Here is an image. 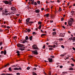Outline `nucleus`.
I'll use <instances>...</instances> for the list:
<instances>
[{
    "instance_id": "1",
    "label": "nucleus",
    "mask_w": 75,
    "mask_h": 75,
    "mask_svg": "<svg viewBox=\"0 0 75 75\" xmlns=\"http://www.w3.org/2000/svg\"><path fill=\"white\" fill-rule=\"evenodd\" d=\"M25 39H23L22 40H21V41H22L23 44L25 43V42H27V41L26 40H28V36H26Z\"/></svg>"
},
{
    "instance_id": "2",
    "label": "nucleus",
    "mask_w": 75,
    "mask_h": 75,
    "mask_svg": "<svg viewBox=\"0 0 75 75\" xmlns=\"http://www.w3.org/2000/svg\"><path fill=\"white\" fill-rule=\"evenodd\" d=\"M32 47L34 50H38V47H37L36 45H33Z\"/></svg>"
},
{
    "instance_id": "3",
    "label": "nucleus",
    "mask_w": 75,
    "mask_h": 75,
    "mask_svg": "<svg viewBox=\"0 0 75 75\" xmlns=\"http://www.w3.org/2000/svg\"><path fill=\"white\" fill-rule=\"evenodd\" d=\"M32 52L33 54H34L35 55H38V52L37 50L32 51Z\"/></svg>"
},
{
    "instance_id": "4",
    "label": "nucleus",
    "mask_w": 75,
    "mask_h": 75,
    "mask_svg": "<svg viewBox=\"0 0 75 75\" xmlns=\"http://www.w3.org/2000/svg\"><path fill=\"white\" fill-rule=\"evenodd\" d=\"M30 18H28L26 20V25H28V23L30 21Z\"/></svg>"
},
{
    "instance_id": "5",
    "label": "nucleus",
    "mask_w": 75,
    "mask_h": 75,
    "mask_svg": "<svg viewBox=\"0 0 75 75\" xmlns=\"http://www.w3.org/2000/svg\"><path fill=\"white\" fill-rule=\"evenodd\" d=\"M4 12H3V15H6V16H7V15H8V14L7 13L8 11H6H6H5Z\"/></svg>"
},
{
    "instance_id": "6",
    "label": "nucleus",
    "mask_w": 75,
    "mask_h": 75,
    "mask_svg": "<svg viewBox=\"0 0 75 75\" xmlns=\"http://www.w3.org/2000/svg\"><path fill=\"white\" fill-rule=\"evenodd\" d=\"M65 36V33H60L59 35V37H63Z\"/></svg>"
},
{
    "instance_id": "7",
    "label": "nucleus",
    "mask_w": 75,
    "mask_h": 75,
    "mask_svg": "<svg viewBox=\"0 0 75 75\" xmlns=\"http://www.w3.org/2000/svg\"><path fill=\"white\" fill-rule=\"evenodd\" d=\"M17 45L18 47H22L24 46L23 45L20 43L18 44Z\"/></svg>"
},
{
    "instance_id": "8",
    "label": "nucleus",
    "mask_w": 75,
    "mask_h": 75,
    "mask_svg": "<svg viewBox=\"0 0 75 75\" xmlns=\"http://www.w3.org/2000/svg\"><path fill=\"white\" fill-rule=\"evenodd\" d=\"M68 21L70 23H71L72 22H74V19H73L72 18H70V19Z\"/></svg>"
},
{
    "instance_id": "9",
    "label": "nucleus",
    "mask_w": 75,
    "mask_h": 75,
    "mask_svg": "<svg viewBox=\"0 0 75 75\" xmlns=\"http://www.w3.org/2000/svg\"><path fill=\"white\" fill-rule=\"evenodd\" d=\"M48 59L49 62H52V58H49Z\"/></svg>"
},
{
    "instance_id": "10",
    "label": "nucleus",
    "mask_w": 75,
    "mask_h": 75,
    "mask_svg": "<svg viewBox=\"0 0 75 75\" xmlns=\"http://www.w3.org/2000/svg\"><path fill=\"white\" fill-rule=\"evenodd\" d=\"M11 10H12V11H16V9L15 8L13 7L11 8Z\"/></svg>"
},
{
    "instance_id": "11",
    "label": "nucleus",
    "mask_w": 75,
    "mask_h": 75,
    "mask_svg": "<svg viewBox=\"0 0 75 75\" xmlns=\"http://www.w3.org/2000/svg\"><path fill=\"white\" fill-rule=\"evenodd\" d=\"M25 48V47H23L19 48V50H21V51H24V49Z\"/></svg>"
},
{
    "instance_id": "12",
    "label": "nucleus",
    "mask_w": 75,
    "mask_h": 75,
    "mask_svg": "<svg viewBox=\"0 0 75 75\" xmlns=\"http://www.w3.org/2000/svg\"><path fill=\"white\" fill-rule=\"evenodd\" d=\"M68 23L69 25L70 26H72V24L73 23L72 22L70 23L68 21Z\"/></svg>"
},
{
    "instance_id": "13",
    "label": "nucleus",
    "mask_w": 75,
    "mask_h": 75,
    "mask_svg": "<svg viewBox=\"0 0 75 75\" xmlns=\"http://www.w3.org/2000/svg\"><path fill=\"white\" fill-rule=\"evenodd\" d=\"M3 2L4 3H5V4H8V1H3Z\"/></svg>"
},
{
    "instance_id": "14",
    "label": "nucleus",
    "mask_w": 75,
    "mask_h": 75,
    "mask_svg": "<svg viewBox=\"0 0 75 75\" xmlns=\"http://www.w3.org/2000/svg\"><path fill=\"white\" fill-rule=\"evenodd\" d=\"M35 12L36 13H40V10L39 9H38L35 10Z\"/></svg>"
},
{
    "instance_id": "15",
    "label": "nucleus",
    "mask_w": 75,
    "mask_h": 75,
    "mask_svg": "<svg viewBox=\"0 0 75 75\" xmlns=\"http://www.w3.org/2000/svg\"><path fill=\"white\" fill-rule=\"evenodd\" d=\"M49 15H50V14L49 13H47V14L45 15H44V16H45V17L46 16V17H49Z\"/></svg>"
},
{
    "instance_id": "16",
    "label": "nucleus",
    "mask_w": 75,
    "mask_h": 75,
    "mask_svg": "<svg viewBox=\"0 0 75 75\" xmlns=\"http://www.w3.org/2000/svg\"><path fill=\"white\" fill-rule=\"evenodd\" d=\"M16 53L18 54L17 55H18V56H19L20 55V52L19 51H17Z\"/></svg>"
},
{
    "instance_id": "17",
    "label": "nucleus",
    "mask_w": 75,
    "mask_h": 75,
    "mask_svg": "<svg viewBox=\"0 0 75 75\" xmlns=\"http://www.w3.org/2000/svg\"><path fill=\"white\" fill-rule=\"evenodd\" d=\"M32 73L33 75H37V74H36V73L34 72V71H33Z\"/></svg>"
},
{
    "instance_id": "18",
    "label": "nucleus",
    "mask_w": 75,
    "mask_h": 75,
    "mask_svg": "<svg viewBox=\"0 0 75 75\" xmlns=\"http://www.w3.org/2000/svg\"><path fill=\"white\" fill-rule=\"evenodd\" d=\"M33 23H34V22L33 21H30L29 22H28V24L30 25H31L32 24H33Z\"/></svg>"
},
{
    "instance_id": "19",
    "label": "nucleus",
    "mask_w": 75,
    "mask_h": 75,
    "mask_svg": "<svg viewBox=\"0 0 75 75\" xmlns=\"http://www.w3.org/2000/svg\"><path fill=\"white\" fill-rule=\"evenodd\" d=\"M29 39L30 41H32L33 40V36H32L29 37Z\"/></svg>"
},
{
    "instance_id": "20",
    "label": "nucleus",
    "mask_w": 75,
    "mask_h": 75,
    "mask_svg": "<svg viewBox=\"0 0 75 75\" xmlns=\"http://www.w3.org/2000/svg\"><path fill=\"white\" fill-rule=\"evenodd\" d=\"M4 55H6V54H7V52L6 51V50H4Z\"/></svg>"
},
{
    "instance_id": "21",
    "label": "nucleus",
    "mask_w": 75,
    "mask_h": 75,
    "mask_svg": "<svg viewBox=\"0 0 75 75\" xmlns=\"http://www.w3.org/2000/svg\"><path fill=\"white\" fill-rule=\"evenodd\" d=\"M13 69L14 70H18V68L17 67H16V68H14Z\"/></svg>"
},
{
    "instance_id": "22",
    "label": "nucleus",
    "mask_w": 75,
    "mask_h": 75,
    "mask_svg": "<svg viewBox=\"0 0 75 75\" xmlns=\"http://www.w3.org/2000/svg\"><path fill=\"white\" fill-rule=\"evenodd\" d=\"M4 74V75H13V74Z\"/></svg>"
},
{
    "instance_id": "23",
    "label": "nucleus",
    "mask_w": 75,
    "mask_h": 75,
    "mask_svg": "<svg viewBox=\"0 0 75 75\" xmlns=\"http://www.w3.org/2000/svg\"><path fill=\"white\" fill-rule=\"evenodd\" d=\"M72 40L73 42H74V41H75V37H73L72 39Z\"/></svg>"
},
{
    "instance_id": "24",
    "label": "nucleus",
    "mask_w": 75,
    "mask_h": 75,
    "mask_svg": "<svg viewBox=\"0 0 75 75\" xmlns=\"http://www.w3.org/2000/svg\"><path fill=\"white\" fill-rule=\"evenodd\" d=\"M8 4L9 5H11V1H9V2L8 1Z\"/></svg>"
},
{
    "instance_id": "25",
    "label": "nucleus",
    "mask_w": 75,
    "mask_h": 75,
    "mask_svg": "<svg viewBox=\"0 0 75 75\" xmlns=\"http://www.w3.org/2000/svg\"><path fill=\"white\" fill-rule=\"evenodd\" d=\"M65 54H61L60 56L61 57H64V56H65Z\"/></svg>"
},
{
    "instance_id": "26",
    "label": "nucleus",
    "mask_w": 75,
    "mask_h": 75,
    "mask_svg": "<svg viewBox=\"0 0 75 75\" xmlns=\"http://www.w3.org/2000/svg\"><path fill=\"white\" fill-rule=\"evenodd\" d=\"M57 33V32H53L52 33L53 35H55Z\"/></svg>"
},
{
    "instance_id": "27",
    "label": "nucleus",
    "mask_w": 75,
    "mask_h": 75,
    "mask_svg": "<svg viewBox=\"0 0 75 75\" xmlns=\"http://www.w3.org/2000/svg\"><path fill=\"white\" fill-rule=\"evenodd\" d=\"M54 15H52L51 16V18L52 19H54Z\"/></svg>"
},
{
    "instance_id": "28",
    "label": "nucleus",
    "mask_w": 75,
    "mask_h": 75,
    "mask_svg": "<svg viewBox=\"0 0 75 75\" xmlns=\"http://www.w3.org/2000/svg\"><path fill=\"white\" fill-rule=\"evenodd\" d=\"M35 67H38V68H40V66H38L37 65H35Z\"/></svg>"
},
{
    "instance_id": "29",
    "label": "nucleus",
    "mask_w": 75,
    "mask_h": 75,
    "mask_svg": "<svg viewBox=\"0 0 75 75\" xmlns=\"http://www.w3.org/2000/svg\"><path fill=\"white\" fill-rule=\"evenodd\" d=\"M31 4H32V5H33V4H34V1H33L31 2Z\"/></svg>"
},
{
    "instance_id": "30",
    "label": "nucleus",
    "mask_w": 75,
    "mask_h": 75,
    "mask_svg": "<svg viewBox=\"0 0 75 75\" xmlns=\"http://www.w3.org/2000/svg\"><path fill=\"white\" fill-rule=\"evenodd\" d=\"M14 14V13L13 12H11V13L10 12L8 13V15H10V14Z\"/></svg>"
},
{
    "instance_id": "31",
    "label": "nucleus",
    "mask_w": 75,
    "mask_h": 75,
    "mask_svg": "<svg viewBox=\"0 0 75 75\" xmlns=\"http://www.w3.org/2000/svg\"><path fill=\"white\" fill-rule=\"evenodd\" d=\"M37 3H38V4H40V1H38L37 2Z\"/></svg>"
},
{
    "instance_id": "32",
    "label": "nucleus",
    "mask_w": 75,
    "mask_h": 75,
    "mask_svg": "<svg viewBox=\"0 0 75 75\" xmlns=\"http://www.w3.org/2000/svg\"><path fill=\"white\" fill-rule=\"evenodd\" d=\"M6 31H7V33H8L9 32V30L8 29H6Z\"/></svg>"
},
{
    "instance_id": "33",
    "label": "nucleus",
    "mask_w": 75,
    "mask_h": 75,
    "mask_svg": "<svg viewBox=\"0 0 75 75\" xmlns=\"http://www.w3.org/2000/svg\"><path fill=\"white\" fill-rule=\"evenodd\" d=\"M49 50H50V51H52V50H53V48H50L49 49Z\"/></svg>"
},
{
    "instance_id": "34",
    "label": "nucleus",
    "mask_w": 75,
    "mask_h": 75,
    "mask_svg": "<svg viewBox=\"0 0 75 75\" xmlns=\"http://www.w3.org/2000/svg\"><path fill=\"white\" fill-rule=\"evenodd\" d=\"M10 65L9 64H7L6 65H5V67H6L7 66V65Z\"/></svg>"
},
{
    "instance_id": "35",
    "label": "nucleus",
    "mask_w": 75,
    "mask_h": 75,
    "mask_svg": "<svg viewBox=\"0 0 75 75\" xmlns=\"http://www.w3.org/2000/svg\"><path fill=\"white\" fill-rule=\"evenodd\" d=\"M27 31L28 32H30V31H31V30L30 29H28L27 30Z\"/></svg>"
},
{
    "instance_id": "36",
    "label": "nucleus",
    "mask_w": 75,
    "mask_h": 75,
    "mask_svg": "<svg viewBox=\"0 0 75 75\" xmlns=\"http://www.w3.org/2000/svg\"><path fill=\"white\" fill-rule=\"evenodd\" d=\"M71 13L74 14V13H75V12L74 11H71Z\"/></svg>"
},
{
    "instance_id": "37",
    "label": "nucleus",
    "mask_w": 75,
    "mask_h": 75,
    "mask_svg": "<svg viewBox=\"0 0 75 75\" xmlns=\"http://www.w3.org/2000/svg\"><path fill=\"white\" fill-rule=\"evenodd\" d=\"M41 28V25H39V26L38 27L39 29H40Z\"/></svg>"
},
{
    "instance_id": "38",
    "label": "nucleus",
    "mask_w": 75,
    "mask_h": 75,
    "mask_svg": "<svg viewBox=\"0 0 75 75\" xmlns=\"http://www.w3.org/2000/svg\"><path fill=\"white\" fill-rule=\"evenodd\" d=\"M2 10H3V8H0V11H2Z\"/></svg>"
},
{
    "instance_id": "39",
    "label": "nucleus",
    "mask_w": 75,
    "mask_h": 75,
    "mask_svg": "<svg viewBox=\"0 0 75 75\" xmlns=\"http://www.w3.org/2000/svg\"><path fill=\"white\" fill-rule=\"evenodd\" d=\"M59 41H62L63 40V39L62 38H59Z\"/></svg>"
},
{
    "instance_id": "40",
    "label": "nucleus",
    "mask_w": 75,
    "mask_h": 75,
    "mask_svg": "<svg viewBox=\"0 0 75 75\" xmlns=\"http://www.w3.org/2000/svg\"><path fill=\"white\" fill-rule=\"evenodd\" d=\"M16 38H17V36L13 37V40H16Z\"/></svg>"
},
{
    "instance_id": "41",
    "label": "nucleus",
    "mask_w": 75,
    "mask_h": 75,
    "mask_svg": "<svg viewBox=\"0 0 75 75\" xmlns=\"http://www.w3.org/2000/svg\"><path fill=\"white\" fill-rule=\"evenodd\" d=\"M9 70L10 71H12L11 68L10 67L9 68Z\"/></svg>"
},
{
    "instance_id": "42",
    "label": "nucleus",
    "mask_w": 75,
    "mask_h": 75,
    "mask_svg": "<svg viewBox=\"0 0 75 75\" xmlns=\"http://www.w3.org/2000/svg\"><path fill=\"white\" fill-rule=\"evenodd\" d=\"M33 34H34V35H35V34H36V33H35V32H33L32 33Z\"/></svg>"
},
{
    "instance_id": "43",
    "label": "nucleus",
    "mask_w": 75,
    "mask_h": 75,
    "mask_svg": "<svg viewBox=\"0 0 75 75\" xmlns=\"http://www.w3.org/2000/svg\"><path fill=\"white\" fill-rule=\"evenodd\" d=\"M49 75H51V72H49L48 73Z\"/></svg>"
},
{
    "instance_id": "44",
    "label": "nucleus",
    "mask_w": 75,
    "mask_h": 75,
    "mask_svg": "<svg viewBox=\"0 0 75 75\" xmlns=\"http://www.w3.org/2000/svg\"><path fill=\"white\" fill-rule=\"evenodd\" d=\"M27 69L28 70H29V69H30V68L29 67H28L27 68Z\"/></svg>"
},
{
    "instance_id": "45",
    "label": "nucleus",
    "mask_w": 75,
    "mask_h": 75,
    "mask_svg": "<svg viewBox=\"0 0 75 75\" xmlns=\"http://www.w3.org/2000/svg\"><path fill=\"white\" fill-rule=\"evenodd\" d=\"M37 3L36 2H35L34 3L35 5V6H37Z\"/></svg>"
},
{
    "instance_id": "46",
    "label": "nucleus",
    "mask_w": 75,
    "mask_h": 75,
    "mask_svg": "<svg viewBox=\"0 0 75 75\" xmlns=\"http://www.w3.org/2000/svg\"><path fill=\"white\" fill-rule=\"evenodd\" d=\"M69 69V70H73V68H70Z\"/></svg>"
},
{
    "instance_id": "47",
    "label": "nucleus",
    "mask_w": 75,
    "mask_h": 75,
    "mask_svg": "<svg viewBox=\"0 0 75 75\" xmlns=\"http://www.w3.org/2000/svg\"><path fill=\"white\" fill-rule=\"evenodd\" d=\"M63 20H64V18H61V21H63Z\"/></svg>"
},
{
    "instance_id": "48",
    "label": "nucleus",
    "mask_w": 75,
    "mask_h": 75,
    "mask_svg": "<svg viewBox=\"0 0 75 75\" xmlns=\"http://www.w3.org/2000/svg\"><path fill=\"white\" fill-rule=\"evenodd\" d=\"M45 35V34H42L41 35V37H42V36H44V35Z\"/></svg>"
},
{
    "instance_id": "49",
    "label": "nucleus",
    "mask_w": 75,
    "mask_h": 75,
    "mask_svg": "<svg viewBox=\"0 0 75 75\" xmlns=\"http://www.w3.org/2000/svg\"><path fill=\"white\" fill-rule=\"evenodd\" d=\"M3 44V42H0V45H2Z\"/></svg>"
},
{
    "instance_id": "50",
    "label": "nucleus",
    "mask_w": 75,
    "mask_h": 75,
    "mask_svg": "<svg viewBox=\"0 0 75 75\" xmlns=\"http://www.w3.org/2000/svg\"><path fill=\"white\" fill-rule=\"evenodd\" d=\"M41 23H42V22H38V24H41Z\"/></svg>"
},
{
    "instance_id": "51",
    "label": "nucleus",
    "mask_w": 75,
    "mask_h": 75,
    "mask_svg": "<svg viewBox=\"0 0 75 75\" xmlns=\"http://www.w3.org/2000/svg\"><path fill=\"white\" fill-rule=\"evenodd\" d=\"M59 68H63V66H60Z\"/></svg>"
},
{
    "instance_id": "52",
    "label": "nucleus",
    "mask_w": 75,
    "mask_h": 75,
    "mask_svg": "<svg viewBox=\"0 0 75 75\" xmlns=\"http://www.w3.org/2000/svg\"><path fill=\"white\" fill-rule=\"evenodd\" d=\"M61 47L62 48H64V46H63V45H61Z\"/></svg>"
},
{
    "instance_id": "53",
    "label": "nucleus",
    "mask_w": 75,
    "mask_h": 75,
    "mask_svg": "<svg viewBox=\"0 0 75 75\" xmlns=\"http://www.w3.org/2000/svg\"><path fill=\"white\" fill-rule=\"evenodd\" d=\"M20 74L19 73H16V75H20Z\"/></svg>"
},
{
    "instance_id": "54",
    "label": "nucleus",
    "mask_w": 75,
    "mask_h": 75,
    "mask_svg": "<svg viewBox=\"0 0 75 75\" xmlns=\"http://www.w3.org/2000/svg\"><path fill=\"white\" fill-rule=\"evenodd\" d=\"M1 54H3L4 53V52H3V51H1Z\"/></svg>"
},
{
    "instance_id": "55",
    "label": "nucleus",
    "mask_w": 75,
    "mask_h": 75,
    "mask_svg": "<svg viewBox=\"0 0 75 75\" xmlns=\"http://www.w3.org/2000/svg\"><path fill=\"white\" fill-rule=\"evenodd\" d=\"M68 40H72V38H69Z\"/></svg>"
},
{
    "instance_id": "56",
    "label": "nucleus",
    "mask_w": 75,
    "mask_h": 75,
    "mask_svg": "<svg viewBox=\"0 0 75 75\" xmlns=\"http://www.w3.org/2000/svg\"><path fill=\"white\" fill-rule=\"evenodd\" d=\"M71 59H72V61H75V59H73V58H72Z\"/></svg>"
},
{
    "instance_id": "57",
    "label": "nucleus",
    "mask_w": 75,
    "mask_h": 75,
    "mask_svg": "<svg viewBox=\"0 0 75 75\" xmlns=\"http://www.w3.org/2000/svg\"><path fill=\"white\" fill-rule=\"evenodd\" d=\"M57 3H59L60 2V1H59V0H57Z\"/></svg>"
},
{
    "instance_id": "58",
    "label": "nucleus",
    "mask_w": 75,
    "mask_h": 75,
    "mask_svg": "<svg viewBox=\"0 0 75 75\" xmlns=\"http://www.w3.org/2000/svg\"><path fill=\"white\" fill-rule=\"evenodd\" d=\"M71 66H72V67H74V64H71Z\"/></svg>"
},
{
    "instance_id": "59",
    "label": "nucleus",
    "mask_w": 75,
    "mask_h": 75,
    "mask_svg": "<svg viewBox=\"0 0 75 75\" xmlns=\"http://www.w3.org/2000/svg\"><path fill=\"white\" fill-rule=\"evenodd\" d=\"M63 28H64V29H65V26H62Z\"/></svg>"
},
{
    "instance_id": "60",
    "label": "nucleus",
    "mask_w": 75,
    "mask_h": 75,
    "mask_svg": "<svg viewBox=\"0 0 75 75\" xmlns=\"http://www.w3.org/2000/svg\"><path fill=\"white\" fill-rule=\"evenodd\" d=\"M45 45H44L43 47V48L44 49L45 48Z\"/></svg>"
},
{
    "instance_id": "61",
    "label": "nucleus",
    "mask_w": 75,
    "mask_h": 75,
    "mask_svg": "<svg viewBox=\"0 0 75 75\" xmlns=\"http://www.w3.org/2000/svg\"><path fill=\"white\" fill-rule=\"evenodd\" d=\"M50 23H53V21H50Z\"/></svg>"
},
{
    "instance_id": "62",
    "label": "nucleus",
    "mask_w": 75,
    "mask_h": 75,
    "mask_svg": "<svg viewBox=\"0 0 75 75\" xmlns=\"http://www.w3.org/2000/svg\"><path fill=\"white\" fill-rule=\"evenodd\" d=\"M20 69V70H21V67L19 68L18 70Z\"/></svg>"
},
{
    "instance_id": "63",
    "label": "nucleus",
    "mask_w": 75,
    "mask_h": 75,
    "mask_svg": "<svg viewBox=\"0 0 75 75\" xmlns=\"http://www.w3.org/2000/svg\"><path fill=\"white\" fill-rule=\"evenodd\" d=\"M52 30L54 31H55V29H53Z\"/></svg>"
},
{
    "instance_id": "64",
    "label": "nucleus",
    "mask_w": 75,
    "mask_h": 75,
    "mask_svg": "<svg viewBox=\"0 0 75 75\" xmlns=\"http://www.w3.org/2000/svg\"><path fill=\"white\" fill-rule=\"evenodd\" d=\"M72 49L73 50H75V48L74 47H72Z\"/></svg>"
}]
</instances>
